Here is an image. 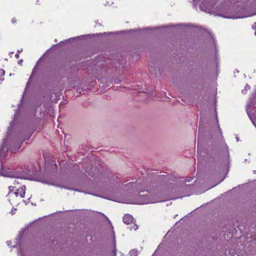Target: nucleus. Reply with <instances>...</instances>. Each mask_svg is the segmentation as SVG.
I'll use <instances>...</instances> for the list:
<instances>
[{
	"label": "nucleus",
	"instance_id": "9d476101",
	"mask_svg": "<svg viewBox=\"0 0 256 256\" xmlns=\"http://www.w3.org/2000/svg\"><path fill=\"white\" fill-rule=\"evenodd\" d=\"M133 228H134V230H137V229L138 228V226H137L136 225H135V224H134V227Z\"/></svg>",
	"mask_w": 256,
	"mask_h": 256
},
{
	"label": "nucleus",
	"instance_id": "dca6fc26",
	"mask_svg": "<svg viewBox=\"0 0 256 256\" xmlns=\"http://www.w3.org/2000/svg\"><path fill=\"white\" fill-rule=\"evenodd\" d=\"M150 202L151 203H152V202Z\"/></svg>",
	"mask_w": 256,
	"mask_h": 256
},
{
	"label": "nucleus",
	"instance_id": "a211bd4d",
	"mask_svg": "<svg viewBox=\"0 0 256 256\" xmlns=\"http://www.w3.org/2000/svg\"><path fill=\"white\" fill-rule=\"evenodd\" d=\"M20 62H22V61H21V60H20V61H19V63H20Z\"/></svg>",
	"mask_w": 256,
	"mask_h": 256
},
{
	"label": "nucleus",
	"instance_id": "f3484780",
	"mask_svg": "<svg viewBox=\"0 0 256 256\" xmlns=\"http://www.w3.org/2000/svg\"><path fill=\"white\" fill-rule=\"evenodd\" d=\"M254 34L256 36V31L254 32Z\"/></svg>",
	"mask_w": 256,
	"mask_h": 256
},
{
	"label": "nucleus",
	"instance_id": "423d86ee",
	"mask_svg": "<svg viewBox=\"0 0 256 256\" xmlns=\"http://www.w3.org/2000/svg\"><path fill=\"white\" fill-rule=\"evenodd\" d=\"M138 252L136 250H132L130 251V254L131 256H137Z\"/></svg>",
	"mask_w": 256,
	"mask_h": 256
},
{
	"label": "nucleus",
	"instance_id": "2eb2a0df",
	"mask_svg": "<svg viewBox=\"0 0 256 256\" xmlns=\"http://www.w3.org/2000/svg\"><path fill=\"white\" fill-rule=\"evenodd\" d=\"M236 140H237V141L238 140V138H236Z\"/></svg>",
	"mask_w": 256,
	"mask_h": 256
},
{
	"label": "nucleus",
	"instance_id": "f8f14e48",
	"mask_svg": "<svg viewBox=\"0 0 256 256\" xmlns=\"http://www.w3.org/2000/svg\"><path fill=\"white\" fill-rule=\"evenodd\" d=\"M16 57L17 58H19V54H16Z\"/></svg>",
	"mask_w": 256,
	"mask_h": 256
},
{
	"label": "nucleus",
	"instance_id": "0eeeda50",
	"mask_svg": "<svg viewBox=\"0 0 256 256\" xmlns=\"http://www.w3.org/2000/svg\"><path fill=\"white\" fill-rule=\"evenodd\" d=\"M250 86H248V85L246 84V85L245 86V90H242V94H246V92H245V90H250Z\"/></svg>",
	"mask_w": 256,
	"mask_h": 256
},
{
	"label": "nucleus",
	"instance_id": "20e7f679",
	"mask_svg": "<svg viewBox=\"0 0 256 256\" xmlns=\"http://www.w3.org/2000/svg\"><path fill=\"white\" fill-rule=\"evenodd\" d=\"M12 174H14V175H17V176H20V178H16V179H17V180H14V184H20V182H19V180H22V178H24V177H22V176H20L19 174H13V173H12Z\"/></svg>",
	"mask_w": 256,
	"mask_h": 256
},
{
	"label": "nucleus",
	"instance_id": "39448f33",
	"mask_svg": "<svg viewBox=\"0 0 256 256\" xmlns=\"http://www.w3.org/2000/svg\"><path fill=\"white\" fill-rule=\"evenodd\" d=\"M4 71L0 68V84L4 80Z\"/></svg>",
	"mask_w": 256,
	"mask_h": 256
},
{
	"label": "nucleus",
	"instance_id": "f257e3e1",
	"mask_svg": "<svg viewBox=\"0 0 256 256\" xmlns=\"http://www.w3.org/2000/svg\"><path fill=\"white\" fill-rule=\"evenodd\" d=\"M12 188H14V186H9L10 192L7 196L10 200V201L11 200V199H14L15 198L20 197V198H22L24 197L26 192V187L24 186L16 189V190L14 192H12V190L11 189Z\"/></svg>",
	"mask_w": 256,
	"mask_h": 256
},
{
	"label": "nucleus",
	"instance_id": "6e6552de",
	"mask_svg": "<svg viewBox=\"0 0 256 256\" xmlns=\"http://www.w3.org/2000/svg\"><path fill=\"white\" fill-rule=\"evenodd\" d=\"M12 22L14 24H16V18H12Z\"/></svg>",
	"mask_w": 256,
	"mask_h": 256
},
{
	"label": "nucleus",
	"instance_id": "7ed1b4c3",
	"mask_svg": "<svg viewBox=\"0 0 256 256\" xmlns=\"http://www.w3.org/2000/svg\"><path fill=\"white\" fill-rule=\"evenodd\" d=\"M250 118L254 124L256 122V113H248Z\"/></svg>",
	"mask_w": 256,
	"mask_h": 256
},
{
	"label": "nucleus",
	"instance_id": "9b49d317",
	"mask_svg": "<svg viewBox=\"0 0 256 256\" xmlns=\"http://www.w3.org/2000/svg\"><path fill=\"white\" fill-rule=\"evenodd\" d=\"M246 110L247 111L250 110L249 109V106L248 105L247 106H246Z\"/></svg>",
	"mask_w": 256,
	"mask_h": 256
},
{
	"label": "nucleus",
	"instance_id": "ddd939ff",
	"mask_svg": "<svg viewBox=\"0 0 256 256\" xmlns=\"http://www.w3.org/2000/svg\"><path fill=\"white\" fill-rule=\"evenodd\" d=\"M11 214H14V210H12Z\"/></svg>",
	"mask_w": 256,
	"mask_h": 256
},
{
	"label": "nucleus",
	"instance_id": "f03ea898",
	"mask_svg": "<svg viewBox=\"0 0 256 256\" xmlns=\"http://www.w3.org/2000/svg\"><path fill=\"white\" fill-rule=\"evenodd\" d=\"M133 221V218L130 214H126L123 217V222L126 224H130Z\"/></svg>",
	"mask_w": 256,
	"mask_h": 256
},
{
	"label": "nucleus",
	"instance_id": "6ab92c4d",
	"mask_svg": "<svg viewBox=\"0 0 256 256\" xmlns=\"http://www.w3.org/2000/svg\"><path fill=\"white\" fill-rule=\"evenodd\" d=\"M49 110H50V109H49Z\"/></svg>",
	"mask_w": 256,
	"mask_h": 256
},
{
	"label": "nucleus",
	"instance_id": "4468645a",
	"mask_svg": "<svg viewBox=\"0 0 256 256\" xmlns=\"http://www.w3.org/2000/svg\"><path fill=\"white\" fill-rule=\"evenodd\" d=\"M200 8H201L202 10H203V8H202V6H200Z\"/></svg>",
	"mask_w": 256,
	"mask_h": 256
},
{
	"label": "nucleus",
	"instance_id": "1a4fd4ad",
	"mask_svg": "<svg viewBox=\"0 0 256 256\" xmlns=\"http://www.w3.org/2000/svg\"><path fill=\"white\" fill-rule=\"evenodd\" d=\"M252 28L253 30H256V22L254 23V24L252 25Z\"/></svg>",
	"mask_w": 256,
	"mask_h": 256
}]
</instances>
